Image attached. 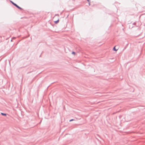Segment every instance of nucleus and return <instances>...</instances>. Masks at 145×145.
<instances>
[{"label": "nucleus", "instance_id": "obj_8", "mask_svg": "<svg viewBox=\"0 0 145 145\" xmlns=\"http://www.w3.org/2000/svg\"><path fill=\"white\" fill-rule=\"evenodd\" d=\"M59 16V15L58 14H56L55 15V16Z\"/></svg>", "mask_w": 145, "mask_h": 145}, {"label": "nucleus", "instance_id": "obj_2", "mask_svg": "<svg viewBox=\"0 0 145 145\" xmlns=\"http://www.w3.org/2000/svg\"><path fill=\"white\" fill-rule=\"evenodd\" d=\"M1 114L2 115V116H7V114L6 113H2V112H1ZM8 116H9L8 114Z\"/></svg>", "mask_w": 145, "mask_h": 145}, {"label": "nucleus", "instance_id": "obj_9", "mask_svg": "<svg viewBox=\"0 0 145 145\" xmlns=\"http://www.w3.org/2000/svg\"><path fill=\"white\" fill-rule=\"evenodd\" d=\"M15 38H16V37H13L12 38V39H15Z\"/></svg>", "mask_w": 145, "mask_h": 145}, {"label": "nucleus", "instance_id": "obj_14", "mask_svg": "<svg viewBox=\"0 0 145 145\" xmlns=\"http://www.w3.org/2000/svg\"><path fill=\"white\" fill-rule=\"evenodd\" d=\"M68 16H69V15H67V18L68 17Z\"/></svg>", "mask_w": 145, "mask_h": 145}, {"label": "nucleus", "instance_id": "obj_12", "mask_svg": "<svg viewBox=\"0 0 145 145\" xmlns=\"http://www.w3.org/2000/svg\"><path fill=\"white\" fill-rule=\"evenodd\" d=\"M11 41H12V39L11 40Z\"/></svg>", "mask_w": 145, "mask_h": 145}, {"label": "nucleus", "instance_id": "obj_5", "mask_svg": "<svg viewBox=\"0 0 145 145\" xmlns=\"http://www.w3.org/2000/svg\"><path fill=\"white\" fill-rule=\"evenodd\" d=\"M17 8H18V9H19L20 10H23V9L21 8V7H20L19 6H18V7H17Z\"/></svg>", "mask_w": 145, "mask_h": 145}, {"label": "nucleus", "instance_id": "obj_13", "mask_svg": "<svg viewBox=\"0 0 145 145\" xmlns=\"http://www.w3.org/2000/svg\"><path fill=\"white\" fill-rule=\"evenodd\" d=\"M29 35L28 36H27L26 37L27 38L28 37H29Z\"/></svg>", "mask_w": 145, "mask_h": 145}, {"label": "nucleus", "instance_id": "obj_11", "mask_svg": "<svg viewBox=\"0 0 145 145\" xmlns=\"http://www.w3.org/2000/svg\"><path fill=\"white\" fill-rule=\"evenodd\" d=\"M89 5H90V2H89Z\"/></svg>", "mask_w": 145, "mask_h": 145}, {"label": "nucleus", "instance_id": "obj_4", "mask_svg": "<svg viewBox=\"0 0 145 145\" xmlns=\"http://www.w3.org/2000/svg\"><path fill=\"white\" fill-rule=\"evenodd\" d=\"M59 22V19H58L56 21H54V22L55 24H57Z\"/></svg>", "mask_w": 145, "mask_h": 145}, {"label": "nucleus", "instance_id": "obj_15", "mask_svg": "<svg viewBox=\"0 0 145 145\" xmlns=\"http://www.w3.org/2000/svg\"><path fill=\"white\" fill-rule=\"evenodd\" d=\"M41 57V55H40V56L39 57Z\"/></svg>", "mask_w": 145, "mask_h": 145}, {"label": "nucleus", "instance_id": "obj_7", "mask_svg": "<svg viewBox=\"0 0 145 145\" xmlns=\"http://www.w3.org/2000/svg\"><path fill=\"white\" fill-rule=\"evenodd\" d=\"M74 120L73 119H71V120H70L69 121V122H71V121H74Z\"/></svg>", "mask_w": 145, "mask_h": 145}, {"label": "nucleus", "instance_id": "obj_6", "mask_svg": "<svg viewBox=\"0 0 145 145\" xmlns=\"http://www.w3.org/2000/svg\"><path fill=\"white\" fill-rule=\"evenodd\" d=\"M75 54H76L75 52L74 51H73L72 52V54L73 55H75Z\"/></svg>", "mask_w": 145, "mask_h": 145}, {"label": "nucleus", "instance_id": "obj_1", "mask_svg": "<svg viewBox=\"0 0 145 145\" xmlns=\"http://www.w3.org/2000/svg\"><path fill=\"white\" fill-rule=\"evenodd\" d=\"M10 2L15 6L16 7H17L18 5H17L16 3H14L12 1H10Z\"/></svg>", "mask_w": 145, "mask_h": 145}, {"label": "nucleus", "instance_id": "obj_10", "mask_svg": "<svg viewBox=\"0 0 145 145\" xmlns=\"http://www.w3.org/2000/svg\"><path fill=\"white\" fill-rule=\"evenodd\" d=\"M89 1H90V0H87V1L88 2H89Z\"/></svg>", "mask_w": 145, "mask_h": 145}, {"label": "nucleus", "instance_id": "obj_3", "mask_svg": "<svg viewBox=\"0 0 145 145\" xmlns=\"http://www.w3.org/2000/svg\"><path fill=\"white\" fill-rule=\"evenodd\" d=\"M118 50V49H116V46H114L113 48V50L114 51H116Z\"/></svg>", "mask_w": 145, "mask_h": 145}]
</instances>
